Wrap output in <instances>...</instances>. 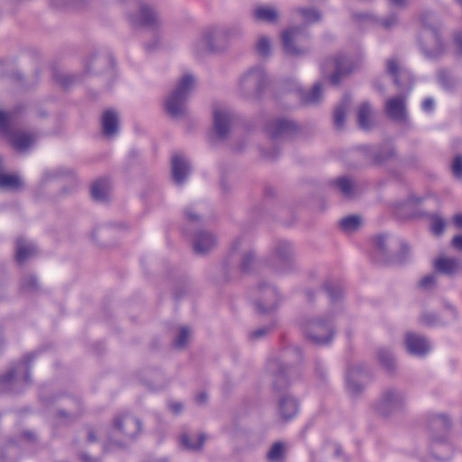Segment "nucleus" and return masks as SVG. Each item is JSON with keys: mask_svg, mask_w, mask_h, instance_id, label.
Wrapping results in <instances>:
<instances>
[{"mask_svg": "<svg viewBox=\"0 0 462 462\" xmlns=\"http://www.w3.org/2000/svg\"><path fill=\"white\" fill-rule=\"evenodd\" d=\"M182 403L180 402H171L169 403V408L174 414H180L182 411Z\"/></svg>", "mask_w": 462, "mask_h": 462, "instance_id": "obj_62", "label": "nucleus"}, {"mask_svg": "<svg viewBox=\"0 0 462 462\" xmlns=\"http://www.w3.org/2000/svg\"><path fill=\"white\" fill-rule=\"evenodd\" d=\"M266 83V76L261 67L248 69L239 80V88L245 97L258 96Z\"/></svg>", "mask_w": 462, "mask_h": 462, "instance_id": "obj_13", "label": "nucleus"}, {"mask_svg": "<svg viewBox=\"0 0 462 462\" xmlns=\"http://www.w3.org/2000/svg\"><path fill=\"white\" fill-rule=\"evenodd\" d=\"M395 149L393 146L390 144H384L381 146L376 152L374 153V159L379 162H384L395 156Z\"/></svg>", "mask_w": 462, "mask_h": 462, "instance_id": "obj_42", "label": "nucleus"}, {"mask_svg": "<svg viewBox=\"0 0 462 462\" xmlns=\"http://www.w3.org/2000/svg\"><path fill=\"white\" fill-rule=\"evenodd\" d=\"M38 282L37 279L33 275H25L23 277L21 282V289L26 291H33L37 290Z\"/></svg>", "mask_w": 462, "mask_h": 462, "instance_id": "obj_51", "label": "nucleus"}, {"mask_svg": "<svg viewBox=\"0 0 462 462\" xmlns=\"http://www.w3.org/2000/svg\"><path fill=\"white\" fill-rule=\"evenodd\" d=\"M454 42H455L457 52L462 55V31H458V32H455Z\"/></svg>", "mask_w": 462, "mask_h": 462, "instance_id": "obj_60", "label": "nucleus"}, {"mask_svg": "<svg viewBox=\"0 0 462 462\" xmlns=\"http://www.w3.org/2000/svg\"><path fill=\"white\" fill-rule=\"evenodd\" d=\"M315 371L319 377L325 378L326 376V367L324 364L320 361H317L315 365Z\"/></svg>", "mask_w": 462, "mask_h": 462, "instance_id": "obj_61", "label": "nucleus"}, {"mask_svg": "<svg viewBox=\"0 0 462 462\" xmlns=\"http://www.w3.org/2000/svg\"><path fill=\"white\" fill-rule=\"evenodd\" d=\"M451 426V420L445 414H432L428 419L430 448L440 461L448 460L452 455L453 449L447 437Z\"/></svg>", "mask_w": 462, "mask_h": 462, "instance_id": "obj_2", "label": "nucleus"}, {"mask_svg": "<svg viewBox=\"0 0 462 462\" xmlns=\"http://www.w3.org/2000/svg\"><path fill=\"white\" fill-rule=\"evenodd\" d=\"M205 435L202 433L199 434H191L189 435L187 433H183L180 437L181 445L188 450L190 451H198L199 450L204 442H205Z\"/></svg>", "mask_w": 462, "mask_h": 462, "instance_id": "obj_34", "label": "nucleus"}, {"mask_svg": "<svg viewBox=\"0 0 462 462\" xmlns=\"http://www.w3.org/2000/svg\"><path fill=\"white\" fill-rule=\"evenodd\" d=\"M213 119L216 134L219 138H226L229 133L234 119L232 111L227 108L215 109Z\"/></svg>", "mask_w": 462, "mask_h": 462, "instance_id": "obj_26", "label": "nucleus"}, {"mask_svg": "<svg viewBox=\"0 0 462 462\" xmlns=\"http://www.w3.org/2000/svg\"><path fill=\"white\" fill-rule=\"evenodd\" d=\"M15 249V259L18 263H23L36 253V246L32 243L26 242L23 238L16 240Z\"/></svg>", "mask_w": 462, "mask_h": 462, "instance_id": "obj_33", "label": "nucleus"}, {"mask_svg": "<svg viewBox=\"0 0 462 462\" xmlns=\"http://www.w3.org/2000/svg\"><path fill=\"white\" fill-rule=\"evenodd\" d=\"M190 336V330L187 327L180 328L176 338L173 341V346L175 348H182L184 347Z\"/></svg>", "mask_w": 462, "mask_h": 462, "instance_id": "obj_49", "label": "nucleus"}, {"mask_svg": "<svg viewBox=\"0 0 462 462\" xmlns=\"http://www.w3.org/2000/svg\"><path fill=\"white\" fill-rule=\"evenodd\" d=\"M420 322L428 327H436L440 325L439 317L432 312H425L420 317Z\"/></svg>", "mask_w": 462, "mask_h": 462, "instance_id": "obj_52", "label": "nucleus"}, {"mask_svg": "<svg viewBox=\"0 0 462 462\" xmlns=\"http://www.w3.org/2000/svg\"><path fill=\"white\" fill-rule=\"evenodd\" d=\"M253 17L256 22L274 23L278 21L279 14L273 6L258 5L253 11Z\"/></svg>", "mask_w": 462, "mask_h": 462, "instance_id": "obj_29", "label": "nucleus"}, {"mask_svg": "<svg viewBox=\"0 0 462 462\" xmlns=\"http://www.w3.org/2000/svg\"><path fill=\"white\" fill-rule=\"evenodd\" d=\"M270 268L276 275H286L295 270L292 245L285 240L277 241L272 250Z\"/></svg>", "mask_w": 462, "mask_h": 462, "instance_id": "obj_7", "label": "nucleus"}, {"mask_svg": "<svg viewBox=\"0 0 462 462\" xmlns=\"http://www.w3.org/2000/svg\"><path fill=\"white\" fill-rule=\"evenodd\" d=\"M185 218L190 223H199L200 217L197 215L196 212L193 211L191 208H187L184 211Z\"/></svg>", "mask_w": 462, "mask_h": 462, "instance_id": "obj_57", "label": "nucleus"}, {"mask_svg": "<svg viewBox=\"0 0 462 462\" xmlns=\"http://www.w3.org/2000/svg\"><path fill=\"white\" fill-rule=\"evenodd\" d=\"M102 134L106 138L115 137L119 131V118L117 113L113 109L106 110L101 117Z\"/></svg>", "mask_w": 462, "mask_h": 462, "instance_id": "obj_28", "label": "nucleus"}, {"mask_svg": "<svg viewBox=\"0 0 462 462\" xmlns=\"http://www.w3.org/2000/svg\"><path fill=\"white\" fill-rule=\"evenodd\" d=\"M335 71L330 77V81L333 85H337L340 82L341 77L351 72L352 65L346 56L338 55L334 60Z\"/></svg>", "mask_w": 462, "mask_h": 462, "instance_id": "obj_30", "label": "nucleus"}, {"mask_svg": "<svg viewBox=\"0 0 462 462\" xmlns=\"http://www.w3.org/2000/svg\"><path fill=\"white\" fill-rule=\"evenodd\" d=\"M459 261L454 257L440 256L434 261L433 266L437 273L452 275L459 269Z\"/></svg>", "mask_w": 462, "mask_h": 462, "instance_id": "obj_31", "label": "nucleus"}, {"mask_svg": "<svg viewBox=\"0 0 462 462\" xmlns=\"http://www.w3.org/2000/svg\"><path fill=\"white\" fill-rule=\"evenodd\" d=\"M267 371L273 377L272 385L275 391H283L291 383L289 374L291 368L278 360H270L267 363Z\"/></svg>", "mask_w": 462, "mask_h": 462, "instance_id": "obj_20", "label": "nucleus"}, {"mask_svg": "<svg viewBox=\"0 0 462 462\" xmlns=\"http://www.w3.org/2000/svg\"><path fill=\"white\" fill-rule=\"evenodd\" d=\"M282 43L284 52L298 57L309 51L308 32L303 26H292L282 33Z\"/></svg>", "mask_w": 462, "mask_h": 462, "instance_id": "obj_9", "label": "nucleus"}, {"mask_svg": "<svg viewBox=\"0 0 462 462\" xmlns=\"http://www.w3.org/2000/svg\"><path fill=\"white\" fill-rule=\"evenodd\" d=\"M398 23V18L395 14H391L382 20V25L385 29H391Z\"/></svg>", "mask_w": 462, "mask_h": 462, "instance_id": "obj_56", "label": "nucleus"}, {"mask_svg": "<svg viewBox=\"0 0 462 462\" xmlns=\"http://www.w3.org/2000/svg\"><path fill=\"white\" fill-rule=\"evenodd\" d=\"M299 14L306 24H310L320 20V14L315 8H300Z\"/></svg>", "mask_w": 462, "mask_h": 462, "instance_id": "obj_47", "label": "nucleus"}, {"mask_svg": "<svg viewBox=\"0 0 462 462\" xmlns=\"http://www.w3.org/2000/svg\"><path fill=\"white\" fill-rule=\"evenodd\" d=\"M403 344L410 355L418 357L427 356L431 349L430 343L427 337L412 331L404 334Z\"/></svg>", "mask_w": 462, "mask_h": 462, "instance_id": "obj_19", "label": "nucleus"}, {"mask_svg": "<svg viewBox=\"0 0 462 462\" xmlns=\"http://www.w3.org/2000/svg\"><path fill=\"white\" fill-rule=\"evenodd\" d=\"M349 100L344 98L342 102L335 107L333 113V123L337 129H342L345 125L346 112L348 106Z\"/></svg>", "mask_w": 462, "mask_h": 462, "instance_id": "obj_39", "label": "nucleus"}, {"mask_svg": "<svg viewBox=\"0 0 462 462\" xmlns=\"http://www.w3.org/2000/svg\"><path fill=\"white\" fill-rule=\"evenodd\" d=\"M451 171L457 179H462V156L457 155L451 164Z\"/></svg>", "mask_w": 462, "mask_h": 462, "instance_id": "obj_55", "label": "nucleus"}, {"mask_svg": "<svg viewBox=\"0 0 462 462\" xmlns=\"http://www.w3.org/2000/svg\"><path fill=\"white\" fill-rule=\"evenodd\" d=\"M256 263L255 252L245 237H237L230 245L227 266L241 273H249Z\"/></svg>", "mask_w": 462, "mask_h": 462, "instance_id": "obj_5", "label": "nucleus"}, {"mask_svg": "<svg viewBox=\"0 0 462 462\" xmlns=\"http://www.w3.org/2000/svg\"><path fill=\"white\" fill-rule=\"evenodd\" d=\"M22 186V180L19 176L2 173L0 174V189L16 190Z\"/></svg>", "mask_w": 462, "mask_h": 462, "instance_id": "obj_40", "label": "nucleus"}, {"mask_svg": "<svg viewBox=\"0 0 462 462\" xmlns=\"http://www.w3.org/2000/svg\"><path fill=\"white\" fill-rule=\"evenodd\" d=\"M284 457V446L281 442H275L272 445L266 454L269 462H282Z\"/></svg>", "mask_w": 462, "mask_h": 462, "instance_id": "obj_43", "label": "nucleus"}, {"mask_svg": "<svg viewBox=\"0 0 462 462\" xmlns=\"http://www.w3.org/2000/svg\"><path fill=\"white\" fill-rule=\"evenodd\" d=\"M300 94L301 102L304 105H317L320 102L323 97L322 85L319 82H316L310 91H304L300 88H296Z\"/></svg>", "mask_w": 462, "mask_h": 462, "instance_id": "obj_32", "label": "nucleus"}, {"mask_svg": "<svg viewBox=\"0 0 462 462\" xmlns=\"http://www.w3.org/2000/svg\"><path fill=\"white\" fill-rule=\"evenodd\" d=\"M109 181L106 179H101L93 183L91 187V196L97 201H104L107 198L109 191Z\"/></svg>", "mask_w": 462, "mask_h": 462, "instance_id": "obj_36", "label": "nucleus"}, {"mask_svg": "<svg viewBox=\"0 0 462 462\" xmlns=\"http://www.w3.org/2000/svg\"><path fill=\"white\" fill-rule=\"evenodd\" d=\"M231 30L223 25L206 28L193 42L192 51L198 58L206 54H217L225 51L228 46Z\"/></svg>", "mask_w": 462, "mask_h": 462, "instance_id": "obj_3", "label": "nucleus"}, {"mask_svg": "<svg viewBox=\"0 0 462 462\" xmlns=\"http://www.w3.org/2000/svg\"><path fill=\"white\" fill-rule=\"evenodd\" d=\"M324 290L327 291L331 301H337L342 296V290L339 285L331 282H328L324 284Z\"/></svg>", "mask_w": 462, "mask_h": 462, "instance_id": "obj_50", "label": "nucleus"}, {"mask_svg": "<svg viewBox=\"0 0 462 462\" xmlns=\"http://www.w3.org/2000/svg\"><path fill=\"white\" fill-rule=\"evenodd\" d=\"M15 122L14 112L0 109V132L18 152L27 150L35 141V135L20 130H12L10 125Z\"/></svg>", "mask_w": 462, "mask_h": 462, "instance_id": "obj_8", "label": "nucleus"}, {"mask_svg": "<svg viewBox=\"0 0 462 462\" xmlns=\"http://www.w3.org/2000/svg\"><path fill=\"white\" fill-rule=\"evenodd\" d=\"M255 51L258 55L263 58L269 57L272 52L270 39L265 35H261L256 41Z\"/></svg>", "mask_w": 462, "mask_h": 462, "instance_id": "obj_45", "label": "nucleus"}, {"mask_svg": "<svg viewBox=\"0 0 462 462\" xmlns=\"http://www.w3.org/2000/svg\"><path fill=\"white\" fill-rule=\"evenodd\" d=\"M255 292L257 295L255 307L261 313H270L275 310L282 300L277 288L264 282L258 283Z\"/></svg>", "mask_w": 462, "mask_h": 462, "instance_id": "obj_11", "label": "nucleus"}, {"mask_svg": "<svg viewBox=\"0 0 462 462\" xmlns=\"http://www.w3.org/2000/svg\"><path fill=\"white\" fill-rule=\"evenodd\" d=\"M196 86L195 78L186 73L177 82L164 100V110L173 120H181L189 116L188 99Z\"/></svg>", "mask_w": 462, "mask_h": 462, "instance_id": "obj_1", "label": "nucleus"}, {"mask_svg": "<svg viewBox=\"0 0 462 462\" xmlns=\"http://www.w3.org/2000/svg\"><path fill=\"white\" fill-rule=\"evenodd\" d=\"M304 337L318 346L329 345L336 334L333 319L329 314L305 317L300 321Z\"/></svg>", "mask_w": 462, "mask_h": 462, "instance_id": "obj_4", "label": "nucleus"}, {"mask_svg": "<svg viewBox=\"0 0 462 462\" xmlns=\"http://www.w3.org/2000/svg\"><path fill=\"white\" fill-rule=\"evenodd\" d=\"M370 377V372L365 365L362 364L351 365L346 374V391L353 395L360 393Z\"/></svg>", "mask_w": 462, "mask_h": 462, "instance_id": "obj_14", "label": "nucleus"}, {"mask_svg": "<svg viewBox=\"0 0 462 462\" xmlns=\"http://www.w3.org/2000/svg\"><path fill=\"white\" fill-rule=\"evenodd\" d=\"M411 256V248L405 243H401L400 245V253L397 255L393 254L392 263L402 264L410 259Z\"/></svg>", "mask_w": 462, "mask_h": 462, "instance_id": "obj_48", "label": "nucleus"}, {"mask_svg": "<svg viewBox=\"0 0 462 462\" xmlns=\"http://www.w3.org/2000/svg\"><path fill=\"white\" fill-rule=\"evenodd\" d=\"M438 79L441 87L448 90L453 89L457 85V79L448 69H440L438 72Z\"/></svg>", "mask_w": 462, "mask_h": 462, "instance_id": "obj_44", "label": "nucleus"}, {"mask_svg": "<svg viewBox=\"0 0 462 462\" xmlns=\"http://www.w3.org/2000/svg\"><path fill=\"white\" fill-rule=\"evenodd\" d=\"M328 187L331 191L346 200H352L361 193L358 181L349 175H341L330 180Z\"/></svg>", "mask_w": 462, "mask_h": 462, "instance_id": "obj_15", "label": "nucleus"}, {"mask_svg": "<svg viewBox=\"0 0 462 462\" xmlns=\"http://www.w3.org/2000/svg\"><path fill=\"white\" fill-rule=\"evenodd\" d=\"M190 172V165L186 157L175 154L171 159V174L175 184L182 185Z\"/></svg>", "mask_w": 462, "mask_h": 462, "instance_id": "obj_27", "label": "nucleus"}, {"mask_svg": "<svg viewBox=\"0 0 462 462\" xmlns=\"http://www.w3.org/2000/svg\"><path fill=\"white\" fill-rule=\"evenodd\" d=\"M373 111L371 106L367 102H364L357 111V122L362 129H368L371 126V118Z\"/></svg>", "mask_w": 462, "mask_h": 462, "instance_id": "obj_38", "label": "nucleus"}, {"mask_svg": "<svg viewBox=\"0 0 462 462\" xmlns=\"http://www.w3.org/2000/svg\"><path fill=\"white\" fill-rule=\"evenodd\" d=\"M57 414H58L59 419L69 421L72 417L77 416L79 414V411H74L72 410H69V411L60 410Z\"/></svg>", "mask_w": 462, "mask_h": 462, "instance_id": "obj_59", "label": "nucleus"}, {"mask_svg": "<svg viewBox=\"0 0 462 462\" xmlns=\"http://www.w3.org/2000/svg\"><path fill=\"white\" fill-rule=\"evenodd\" d=\"M79 0H51L52 4L56 6L77 5Z\"/></svg>", "mask_w": 462, "mask_h": 462, "instance_id": "obj_63", "label": "nucleus"}, {"mask_svg": "<svg viewBox=\"0 0 462 462\" xmlns=\"http://www.w3.org/2000/svg\"><path fill=\"white\" fill-rule=\"evenodd\" d=\"M273 326H274V324H273L271 326H264V327L258 328L253 330L250 333L249 337L253 340L261 339V338L264 337L270 332L271 328Z\"/></svg>", "mask_w": 462, "mask_h": 462, "instance_id": "obj_54", "label": "nucleus"}, {"mask_svg": "<svg viewBox=\"0 0 462 462\" xmlns=\"http://www.w3.org/2000/svg\"><path fill=\"white\" fill-rule=\"evenodd\" d=\"M363 224V219L360 216L350 215L339 220V226L345 233H354L357 231Z\"/></svg>", "mask_w": 462, "mask_h": 462, "instance_id": "obj_37", "label": "nucleus"}, {"mask_svg": "<svg viewBox=\"0 0 462 462\" xmlns=\"http://www.w3.org/2000/svg\"><path fill=\"white\" fill-rule=\"evenodd\" d=\"M420 43L421 51L428 59H438L444 53L445 45L434 27L424 26L420 35Z\"/></svg>", "mask_w": 462, "mask_h": 462, "instance_id": "obj_12", "label": "nucleus"}, {"mask_svg": "<svg viewBox=\"0 0 462 462\" xmlns=\"http://www.w3.org/2000/svg\"><path fill=\"white\" fill-rule=\"evenodd\" d=\"M299 410L298 401L290 394H282L279 397L276 403V414L282 421L291 420L297 414Z\"/></svg>", "mask_w": 462, "mask_h": 462, "instance_id": "obj_24", "label": "nucleus"}, {"mask_svg": "<svg viewBox=\"0 0 462 462\" xmlns=\"http://www.w3.org/2000/svg\"><path fill=\"white\" fill-rule=\"evenodd\" d=\"M430 229L434 236H441L446 228V220L438 214H431L429 217Z\"/></svg>", "mask_w": 462, "mask_h": 462, "instance_id": "obj_41", "label": "nucleus"}, {"mask_svg": "<svg viewBox=\"0 0 462 462\" xmlns=\"http://www.w3.org/2000/svg\"><path fill=\"white\" fill-rule=\"evenodd\" d=\"M114 427L132 440L141 430V421L131 414L125 413L115 419Z\"/></svg>", "mask_w": 462, "mask_h": 462, "instance_id": "obj_23", "label": "nucleus"}, {"mask_svg": "<svg viewBox=\"0 0 462 462\" xmlns=\"http://www.w3.org/2000/svg\"><path fill=\"white\" fill-rule=\"evenodd\" d=\"M394 238L389 235L380 234L374 237L371 257L374 262L379 263H392L393 254L390 247L393 246Z\"/></svg>", "mask_w": 462, "mask_h": 462, "instance_id": "obj_18", "label": "nucleus"}, {"mask_svg": "<svg viewBox=\"0 0 462 462\" xmlns=\"http://www.w3.org/2000/svg\"><path fill=\"white\" fill-rule=\"evenodd\" d=\"M379 364L387 371H393L396 368V359L390 348L381 347L376 352Z\"/></svg>", "mask_w": 462, "mask_h": 462, "instance_id": "obj_35", "label": "nucleus"}, {"mask_svg": "<svg viewBox=\"0 0 462 462\" xmlns=\"http://www.w3.org/2000/svg\"><path fill=\"white\" fill-rule=\"evenodd\" d=\"M451 244L456 249L462 251V235L454 236Z\"/></svg>", "mask_w": 462, "mask_h": 462, "instance_id": "obj_64", "label": "nucleus"}, {"mask_svg": "<svg viewBox=\"0 0 462 462\" xmlns=\"http://www.w3.org/2000/svg\"><path fill=\"white\" fill-rule=\"evenodd\" d=\"M217 245V236L208 230H199L192 236L194 253L205 255L213 250Z\"/></svg>", "mask_w": 462, "mask_h": 462, "instance_id": "obj_22", "label": "nucleus"}, {"mask_svg": "<svg viewBox=\"0 0 462 462\" xmlns=\"http://www.w3.org/2000/svg\"><path fill=\"white\" fill-rule=\"evenodd\" d=\"M421 108L426 113H431L435 108V100L432 97H426L421 103Z\"/></svg>", "mask_w": 462, "mask_h": 462, "instance_id": "obj_58", "label": "nucleus"}, {"mask_svg": "<svg viewBox=\"0 0 462 462\" xmlns=\"http://www.w3.org/2000/svg\"><path fill=\"white\" fill-rule=\"evenodd\" d=\"M406 402L404 393L397 389H387L375 402L374 409L383 417H387L400 411Z\"/></svg>", "mask_w": 462, "mask_h": 462, "instance_id": "obj_10", "label": "nucleus"}, {"mask_svg": "<svg viewBox=\"0 0 462 462\" xmlns=\"http://www.w3.org/2000/svg\"><path fill=\"white\" fill-rule=\"evenodd\" d=\"M265 132L273 139L289 138L298 132V126L291 120L274 118L266 124Z\"/></svg>", "mask_w": 462, "mask_h": 462, "instance_id": "obj_21", "label": "nucleus"}, {"mask_svg": "<svg viewBox=\"0 0 462 462\" xmlns=\"http://www.w3.org/2000/svg\"><path fill=\"white\" fill-rule=\"evenodd\" d=\"M385 70L393 78V83L398 88L411 90L413 83L411 75L400 65L397 59H388L385 63Z\"/></svg>", "mask_w": 462, "mask_h": 462, "instance_id": "obj_17", "label": "nucleus"}, {"mask_svg": "<svg viewBox=\"0 0 462 462\" xmlns=\"http://www.w3.org/2000/svg\"><path fill=\"white\" fill-rule=\"evenodd\" d=\"M61 177H66L69 180L75 181L76 178L70 170L63 169V168H58L51 171H48L44 173V179L45 180H53V179H59Z\"/></svg>", "mask_w": 462, "mask_h": 462, "instance_id": "obj_46", "label": "nucleus"}, {"mask_svg": "<svg viewBox=\"0 0 462 462\" xmlns=\"http://www.w3.org/2000/svg\"><path fill=\"white\" fill-rule=\"evenodd\" d=\"M385 114L389 118L396 122H404L408 114L406 109V98L402 96L393 97L385 102Z\"/></svg>", "mask_w": 462, "mask_h": 462, "instance_id": "obj_25", "label": "nucleus"}, {"mask_svg": "<svg viewBox=\"0 0 462 462\" xmlns=\"http://www.w3.org/2000/svg\"><path fill=\"white\" fill-rule=\"evenodd\" d=\"M128 19L134 25H141L150 29H157L160 25L156 12L144 2H138L136 13L129 14Z\"/></svg>", "mask_w": 462, "mask_h": 462, "instance_id": "obj_16", "label": "nucleus"}, {"mask_svg": "<svg viewBox=\"0 0 462 462\" xmlns=\"http://www.w3.org/2000/svg\"><path fill=\"white\" fill-rule=\"evenodd\" d=\"M37 353H31L21 362L11 367L5 374L0 377V392H16V386L21 383H30V364L34 360Z\"/></svg>", "mask_w": 462, "mask_h": 462, "instance_id": "obj_6", "label": "nucleus"}, {"mask_svg": "<svg viewBox=\"0 0 462 462\" xmlns=\"http://www.w3.org/2000/svg\"><path fill=\"white\" fill-rule=\"evenodd\" d=\"M419 286L425 291L432 290L436 286V274L431 273L424 276L420 281Z\"/></svg>", "mask_w": 462, "mask_h": 462, "instance_id": "obj_53", "label": "nucleus"}]
</instances>
